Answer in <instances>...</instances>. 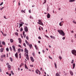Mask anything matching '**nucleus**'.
<instances>
[{
  "label": "nucleus",
  "instance_id": "nucleus-24",
  "mask_svg": "<svg viewBox=\"0 0 76 76\" xmlns=\"http://www.w3.org/2000/svg\"><path fill=\"white\" fill-rule=\"evenodd\" d=\"M10 59L11 61H12V62L13 61V59L12 58L10 57Z\"/></svg>",
  "mask_w": 76,
  "mask_h": 76
},
{
  "label": "nucleus",
  "instance_id": "nucleus-41",
  "mask_svg": "<svg viewBox=\"0 0 76 76\" xmlns=\"http://www.w3.org/2000/svg\"><path fill=\"white\" fill-rule=\"evenodd\" d=\"M73 23H75V24H76V22L75 21L73 20Z\"/></svg>",
  "mask_w": 76,
  "mask_h": 76
},
{
  "label": "nucleus",
  "instance_id": "nucleus-33",
  "mask_svg": "<svg viewBox=\"0 0 76 76\" xmlns=\"http://www.w3.org/2000/svg\"><path fill=\"white\" fill-rule=\"evenodd\" d=\"M4 37H6L7 34H4V33L2 34Z\"/></svg>",
  "mask_w": 76,
  "mask_h": 76
},
{
  "label": "nucleus",
  "instance_id": "nucleus-13",
  "mask_svg": "<svg viewBox=\"0 0 76 76\" xmlns=\"http://www.w3.org/2000/svg\"><path fill=\"white\" fill-rule=\"evenodd\" d=\"M47 17L48 18H50V15L49 13H48L47 14Z\"/></svg>",
  "mask_w": 76,
  "mask_h": 76
},
{
  "label": "nucleus",
  "instance_id": "nucleus-29",
  "mask_svg": "<svg viewBox=\"0 0 76 76\" xmlns=\"http://www.w3.org/2000/svg\"><path fill=\"white\" fill-rule=\"evenodd\" d=\"M10 41L11 42H13V40L12 39H10Z\"/></svg>",
  "mask_w": 76,
  "mask_h": 76
},
{
  "label": "nucleus",
  "instance_id": "nucleus-23",
  "mask_svg": "<svg viewBox=\"0 0 76 76\" xmlns=\"http://www.w3.org/2000/svg\"><path fill=\"white\" fill-rule=\"evenodd\" d=\"M20 52V49H18V53H19Z\"/></svg>",
  "mask_w": 76,
  "mask_h": 76
},
{
  "label": "nucleus",
  "instance_id": "nucleus-34",
  "mask_svg": "<svg viewBox=\"0 0 76 76\" xmlns=\"http://www.w3.org/2000/svg\"><path fill=\"white\" fill-rule=\"evenodd\" d=\"M10 51H12V48L11 47H10Z\"/></svg>",
  "mask_w": 76,
  "mask_h": 76
},
{
  "label": "nucleus",
  "instance_id": "nucleus-50",
  "mask_svg": "<svg viewBox=\"0 0 76 76\" xmlns=\"http://www.w3.org/2000/svg\"><path fill=\"white\" fill-rule=\"evenodd\" d=\"M38 38L39 39H41V37L39 36L38 37Z\"/></svg>",
  "mask_w": 76,
  "mask_h": 76
},
{
  "label": "nucleus",
  "instance_id": "nucleus-8",
  "mask_svg": "<svg viewBox=\"0 0 76 76\" xmlns=\"http://www.w3.org/2000/svg\"><path fill=\"white\" fill-rule=\"evenodd\" d=\"M63 21H62L59 23V25L60 26H63Z\"/></svg>",
  "mask_w": 76,
  "mask_h": 76
},
{
  "label": "nucleus",
  "instance_id": "nucleus-59",
  "mask_svg": "<svg viewBox=\"0 0 76 76\" xmlns=\"http://www.w3.org/2000/svg\"><path fill=\"white\" fill-rule=\"evenodd\" d=\"M21 57H22V56H19V57L20 58H21Z\"/></svg>",
  "mask_w": 76,
  "mask_h": 76
},
{
  "label": "nucleus",
  "instance_id": "nucleus-3",
  "mask_svg": "<svg viewBox=\"0 0 76 76\" xmlns=\"http://www.w3.org/2000/svg\"><path fill=\"white\" fill-rule=\"evenodd\" d=\"M72 53L73 54V55H75V56H76V50H72L71 51Z\"/></svg>",
  "mask_w": 76,
  "mask_h": 76
},
{
  "label": "nucleus",
  "instance_id": "nucleus-10",
  "mask_svg": "<svg viewBox=\"0 0 76 76\" xmlns=\"http://www.w3.org/2000/svg\"><path fill=\"white\" fill-rule=\"evenodd\" d=\"M30 58H31V61H32V62H34V59L33 57H30Z\"/></svg>",
  "mask_w": 76,
  "mask_h": 76
},
{
  "label": "nucleus",
  "instance_id": "nucleus-9",
  "mask_svg": "<svg viewBox=\"0 0 76 76\" xmlns=\"http://www.w3.org/2000/svg\"><path fill=\"white\" fill-rule=\"evenodd\" d=\"M18 39L19 41V43L20 44H21V42H22V40H21V39H20V38H19Z\"/></svg>",
  "mask_w": 76,
  "mask_h": 76
},
{
  "label": "nucleus",
  "instance_id": "nucleus-36",
  "mask_svg": "<svg viewBox=\"0 0 76 76\" xmlns=\"http://www.w3.org/2000/svg\"><path fill=\"white\" fill-rule=\"evenodd\" d=\"M26 39L27 40H28L29 39V38L28 37V36H27L26 37Z\"/></svg>",
  "mask_w": 76,
  "mask_h": 76
},
{
  "label": "nucleus",
  "instance_id": "nucleus-46",
  "mask_svg": "<svg viewBox=\"0 0 76 76\" xmlns=\"http://www.w3.org/2000/svg\"><path fill=\"white\" fill-rule=\"evenodd\" d=\"M49 58H50V59H51V60H52V59H53V58H52L51 57H50V56H49Z\"/></svg>",
  "mask_w": 76,
  "mask_h": 76
},
{
  "label": "nucleus",
  "instance_id": "nucleus-16",
  "mask_svg": "<svg viewBox=\"0 0 76 76\" xmlns=\"http://www.w3.org/2000/svg\"><path fill=\"white\" fill-rule=\"evenodd\" d=\"M2 44L3 45H6V43L4 41L2 42Z\"/></svg>",
  "mask_w": 76,
  "mask_h": 76
},
{
  "label": "nucleus",
  "instance_id": "nucleus-63",
  "mask_svg": "<svg viewBox=\"0 0 76 76\" xmlns=\"http://www.w3.org/2000/svg\"><path fill=\"white\" fill-rule=\"evenodd\" d=\"M75 38H76V34H75Z\"/></svg>",
  "mask_w": 76,
  "mask_h": 76
},
{
  "label": "nucleus",
  "instance_id": "nucleus-4",
  "mask_svg": "<svg viewBox=\"0 0 76 76\" xmlns=\"http://www.w3.org/2000/svg\"><path fill=\"white\" fill-rule=\"evenodd\" d=\"M24 56H26V58L27 59V60H29V56H28V53H25L24 54Z\"/></svg>",
  "mask_w": 76,
  "mask_h": 76
},
{
  "label": "nucleus",
  "instance_id": "nucleus-15",
  "mask_svg": "<svg viewBox=\"0 0 76 76\" xmlns=\"http://www.w3.org/2000/svg\"><path fill=\"white\" fill-rule=\"evenodd\" d=\"M76 0H69V2H70V3H71L72 2H74V1H75Z\"/></svg>",
  "mask_w": 76,
  "mask_h": 76
},
{
  "label": "nucleus",
  "instance_id": "nucleus-18",
  "mask_svg": "<svg viewBox=\"0 0 76 76\" xmlns=\"http://www.w3.org/2000/svg\"><path fill=\"white\" fill-rule=\"evenodd\" d=\"M25 10H22L21 11V12L22 13H25Z\"/></svg>",
  "mask_w": 76,
  "mask_h": 76
},
{
  "label": "nucleus",
  "instance_id": "nucleus-26",
  "mask_svg": "<svg viewBox=\"0 0 76 76\" xmlns=\"http://www.w3.org/2000/svg\"><path fill=\"white\" fill-rule=\"evenodd\" d=\"M54 64H55V68H56V69H57V64H56L55 63Z\"/></svg>",
  "mask_w": 76,
  "mask_h": 76
},
{
  "label": "nucleus",
  "instance_id": "nucleus-2",
  "mask_svg": "<svg viewBox=\"0 0 76 76\" xmlns=\"http://www.w3.org/2000/svg\"><path fill=\"white\" fill-rule=\"evenodd\" d=\"M38 21L39 22H37V23H38V24H39V25H42V26H44V24L42 22V20H39Z\"/></svg>",
  "mask_w": 76,
  "mask_h": 76
},
{
  "label": "nucleus",
  "instance_id": "nucleus-42",
  "mask_svg": "<svg viewBox=\"0 0 76 76\" xmlns=\"http://www.w3.org/2000/svg\"><path fill=\"white\" fill-rule=\"evenodd\" d=\"M11 73L12 74V75H14V73H13V71H11Z\"/></svg>",
  "mask_w": 76,
  "mask_h": 76
},
{
  "label": "nucleus",
  "instance_id": "nucleus-20",
  "mask_svg": "<svg viewBox=\"0 0 76 76\" xmlns=\"http://www.w3.org/2000/svg\"><path fill=\"white\" fill-rule=\"evenodd\" d=\"M73 69H75V64H73Z\"/></svg>",
  "mask_w": 76,
  "mask_h": 76
},
{
  "label": "nucleus",
  "instance_id": "nucleus-37",
  "mask_svg": "<svg viewBox=\"0 0 76 76\" xmlns=\"http://www.w3.org/2000/svg\"><path fill=\"white\" fill-rule=\"evenodd\" d=\"M59 59H60V60L62 59V57H61V56H59Z\"/></svg>",
  "mask_w": 76,
  "mask_h": 76
},
{
  "label": "nucleus",
  "instance_id": "nucleus-57",
  "mask_svg": "<svg viewBox=\"0 0 76 76\" xmlns=\"http://www.w3.org/2000/svg\"><path fill=\"white\" fill-rule=\"evenodd\" d=\"M28 12H29V13H31V10H29Z\"/></svg>",
  "mask_w": 76,
  "mask_h": 76
},
{
  "label": "nucleus",
  "instance_id": "nucleus-6",
  "mask_svg": "<svg viewBox=\"0 0 76 76\" xmlns=\"http://www.w3.org/2000/svg\"><path fill=\"white\" fill-rule=\"evenodd\" d=\"M13 49V50L15 52L16 51V49H15V46H14V45H13L12 46Z\"/></svg>",
  "mask_w": 76,
  "mask_h": 76
},
{
  "label": "nucleus",
  "instance_id": "nucleus-32",
  "mask_svg": "<svg viewBox=\"0 0 76 76\" xmlns=\"http://www.w3.org/2000/svg\"><path fill=\"white\" fill-rule=\"evenodd\" d=\"M34 46L35 47V48L36 49V50H37L38 49V48H37V45H34Z\"/></svg>",
  "mask_w": 76,
  "mask_h": 76
},
{
  "label": "nucleus",
  "instance_id": "nucleus-52",
  "mask_svg": "<svg viewBox=\"0 0 76 76\" xmlns=\"http://www.w3.org/2000/svg\"><path fill=\"white\" fill-rule=\"evenodd\" d=\"M46 2H47V1H45L43 3V4H45V3H46Z\"/></svg>",
  "mask_w": 76,
  "mask_h": 76
},
{
  "label": "nucleus",
  "instance_id": "nucleus-47",
  "mask_svg": "<svg viewBox=\"0 0 76 76\" xmlns=\"http://www.w3.org/2000/svg\"><path fill=\"white\" fill-rule=\"evenodd\" d=\"M3 9H4V7H2L1 8H0V10H3Z\"/></svg>",
  "mask_w": 76,
  "mask_h": 76
},
{
  "label": "nucleus",
  "instance_id": "nucleus-31",
  "mask_svg": "<svg viewBox=\"0 0 76 76\" xmlns=\"http://www.w3.org/2000/svg\"><path fill=\"white\" fill-rule=\"evenodd\" d=\"M15 35H17V36L18 35V33L17 32H15Z\"/></svg>",
  "mask_w": 76,
  "mask_h": 76
},
{
  "label": "nucleus",
  "instance_id": "nucleus-1",
  "mask_svg": "<svg viewBox=\"0 0 76 76\" xmlns=\"http://www.w3.org/2000/svg\"><path fill=\"white\" fill-rule=\"evenodd\" d=\"M58 32L59 33L60 35H62V36H63V37H64V36L65 35V33L62 30H58Z\"/></svg>",
  "mask_w": 76,
  "mask_h": 76
},
{
  "label": "nucleus",
  "instance_id": "nucleus-7",
  "mask_svg": "<svg viewBox=\"0 0 76 76\" xmlns=\"http://www.w3.org/2000/svg\"><path fill=\"white\" fill-rule=\"evenodd\" d=\"M15 56L16 58H18V53H16V54H15Z\"/></svg>",
  "mask_w": 76,
  "mask_h": 76
},
{
  "label": "nucleus",
  "instance_id": "nucleus-45",
  "mask_svg": "<svg viewBox=\"0 0 76 76\" xmlns=\"http://www.w3.org/2000/svg\"><path fill=\"white\" fill-rule=\"evenodd\" d=\"M3 4V2H2L1 4H0V6H1Z\"/></svg>",
  "mask_w": 76,
  "mask_h": 76
},
{
  "label": "nucleus",
  "instance_id": "nucleus-62",
  "mask_svg": "<svg viewBox=\"0 0 76 76\" xmlns=\"http://www.w3.org/2000/svg\"><path fill=\"white\" fill-rule=\"evenodd\" d=\"M18 47H21V46H20V45H18Z\"/></svg>",
  "mask_w": 76,
  "mask_h": 76
},
{
  "label": "nucleus",
  "instance_id": "nucleus-49",
  "mask_svg": "<svg viewBox=\"0 0 76 76\" xmlns=\"http://www.w3.org/2000/svg\"><path fill=\"white\" fill-rule=\"evenodd\" d=\"M29 18H30V19H33V18H32V16H30V17H29Z\"/></svg>",
  "mask_w": 76,
  "mask_h": 76
},
{
  "label": "nucleus",
  "instance_id": "nucleus-55",
  "mask_svg": "<svg viewBox=\"0 0 76 76\" xmlns=\"http://www.w3.org/2000/svg\"><path fill=\"white\" fill-rule=\"evenodd\" d=\"M65 37H63V38H62V39H65Z\"/></svg>",
  "mask_w": 76,
  "mask_h": 76
},
{
  "label": "nucleus",
  "instance_id": "nucleus-35",
  "mask_svg": "<svg viewBox=\"0 0 76 76\" xmlns=\"http://www.w3.org/2000/svg\"><path fill=\"white\" fill-rule=\"evenodd\" d=\"M74 62V60H72V61L71 62L72 64H73Z\"/></svg>",
  "mask_w": 76,
  "mask_h": 76
},
{
  "label": "nucleus",
  "instance_id": "nucleus-40",
  "mask_svg": "<svg viewBox=\"0 0 76 76\" xmlns=\"http://www.w3.org/2000/svg\"><path fill=\"white\" fill-rule=\"evenodd\" d=\"M0 47H3V45H1V44H0Z\"/></svg>",
  "mask_w": 76,
  "mask_h": 76
},
{
  "label": "nucleus",
  "instance_id": "nucleus-21",
  "mask_svg": "<svg viewBox=\"0 0 76 76\" xmlns=\"http://www.w3.org/2000/svg\"><path fill=\"white\" fill-rule=\"evenodd\" d=\"M24 66L25 69H28V67H27V66L26 64H25Z\"/></svg>",
  "mask_w": 76,
  "mask_h": 76
},
{
  "label": "nucleus",
  "instance_id": "nucleus-19",
  "mask_svg": "<svg viewBox=\"0 0 76 76\" xmlns=\"http://www.w3.org/2000/svg\"><path fill=\"white\" fill-rule=\"evenodd\" d=\"M29 46L30 47V49H31V48H32V45L31 44L29 45Z\"/></svg>",
  "mask_w": 76,
  "mask_h": 76
},
{
  "label": "nucleus",
  "instance_id": "nucleus-56",
  "mask_svg": "<svg viewBox=\"0 0 76 76\" xmlns=\"http://www.w3.org/2000/svg\"><path fill=\"white\" fill-rule=\"evenodd\" d=\"M25 31H23V35H24L25 34Z\"/></svg>",
  "mask_w": 76,
  "mask_h": 76
},
{
  "label": "nucleus",
  "instance_id": "nucleus-51",
  "mask_svg": "<svg viewBox=\"0 0 76 76\" xmlns=\"http://www.w3.org/2000/svg\"><path fill=\"white\" fill-rule=\"evenodd\" d=\"M45 37H46L48 38H49V37H48V36H47V35H45Z\"/></svg>",
  "mask_w": 76,
  "mask_h": 76
},
{
  "label": "nucleus",
  "instance_id": "nucleus-60",
  "mask_svg": "<svg viewBox=\"0 0 76 76\" xmlns=\"http://www.w3.org/2000/svg\"><path fill=\"white\" fill-rule=\"evenodd\" d=\"M32 54H33V56H35V53H33Z\"/></svg>",
  "mask_w": 76,
  "mask_h": 76
},
{
  "label": "nucleus",
  "instance_id": "nucleus-5",
  "mask_svg": "<svg viewBox=\"0 0 76 76\" xmlns=\"http://www.w3.org/2000/svg\"><path fill=\"white\" fill-rule=\"evenodd\" d=\"M24 29L25 32H28V28L26 26H25L24 28Z\"/></svg>",
  "mask_w": 76,
  "mask_h": 76
},
{
  "label": "nucleus",
  "instance_id": "nucleus-64",
  "mask_svg": "<svg viewBox=\"0 0 76 76\" xmlns=\"http://www.w3.org/2000/svg\"><path fill=\"white\" fill-rule=\"evenodd\" d=\"M71 33H73V32H74L73 31H71Z\"/></svg>",
  "mask_w": 76,
  "mask_h": 76
},
{
  "label": "nucleus",
  "instance_id": "nucleus-39",
  "mask_svg": "<svg viewBox=\"0 0 76 76\" xmlns=\"http://www.w3.org/2000/svg\"><path fill=\"white\" fill-rule=\"evenodd\" d=\"M23 25V24H20V26L21 27V26H22Z\"/></svg>",
  "mask_w": 76,
  "mask_h": 76
},
{
  "label": "nucleus",
  "instance_id": "nucleus-48",
  "mask_svg": "<svg viewBox=\"0 0 76 76\" xmlns=\"http://www.w3.org/2000/svg\"><path fill=\"white\" fill-rule=\"evenodd\" d=\"M2 56L3 57H6V55H3Z\"/></svg>",
  "mask_w": 76,
  "mask_h": 76
},
{
  "label": "nucleus",
  "instance_id": "nucleus-30",
  "mask_svg": "<svg viewBox=\"0 0 76 76\" xmlns=\"http://www.w3.org/2000/svg\"><path fill=\"white\" fill-rule=\"evenodd\" d=\"M23 31V28L21 27L20 29V31L21 32V31Z\"/></svg>",
  "mask_w": 76,
  "mask_h": 76
},
{
  "label": "nucleus",
  "instance_id": "nucleus-61",
  "mask_svg": "<svg viewBox=\"0 0 76 76\" xmlns=\"http://www.w3.org/2000/svg\"><path fill=\"white\" fill-rule=\"evenodd\" d=\"M30 67H33V65H30Z\"/></svg>",
  "mask_w": 76,
  "mask_h": 76
},
{
  "label": "nucleus",
  "instance_id": "nucleus-38",
  "mask_svg": "<svg viewBox=\"0 0 76 76\" xmlns=\"http://www.w3.org/2000/svg\"><path fill=\"white\" fill-rule=\"evenodd\" d=\"M23 45H24V46L25 47H26V44H25V43H23Z\"/></svg>",
  "mask_w": 76,
  "mask_h": 76
},
{
  "label": "nucleus",
  "instance_id": "nucleus-44",
  "mask_svg": "<svg viewBox=\"0 0 76 76\" xmlns=\"http://www.w3.org/2000/svg\"><path fill=\"white\" fill-rule=\"evenodd\" d=\"M6 50L7 51H9V48H7L6 49Z\"/></svg>",
  "mask_w": 76,
  "mask_h": 76
},
{
  "label": "nucleus",
  "instance_id": "nucleus-17",
  "mask_svg": "<svg viewBox=\"0 0 76 76\" xmlns=\"http://www.w3.org/2000/svg\"><path fill=\"white\" fill-rule=\"evenodd\" d=\"M25 42H26V43L27 45H29V43L27 41V40H25Z\"/></svg>",
  "mask_w": 76,
  "mask_h": 76
},
{
  "label": "nucleus",
  "instance_id": "nucleus-58",
  "mask_svg": "<svg viewBox=\"0 0 76 76\" xmlns=\"http://www.w3.org/2000/svg\"><path fill=\"white\" fill-rule=\"evenodd\" d=\"M4 18L5 19H7V18H6V16H4Z\"/></svg>",
  "mask_w": 76,
  "mask_h": 76
},
{
  "label": "nucleus",
  "instance_id": "nucleus-22",
  "mask_svg": "<svg viewBox=\"0 0 76 76\" xmlns=\"http://www.w3.org/2000/svg\"><path fill=\"white\" fill-rule=\"evenodd\" d=\"M39 72V70L37 69L36 71V73H37V74H38V72Z\"/></svg>",
  "mask_w": 76,
  "mask_h": 76
},
{
  "label": "nucleus",
  "instance_id": "nucleus-25",
  "mask_svg": "<svg viewBox=\"0 0 76 76\" xmlns=\"http://www.w3.org/2000/svg\"><path fill=\"white\" fill-rule=\"evenodd\" d=\"M50 37L51 38H53V39H54V38H55V37H54L53 36H51Z\"/></svg>",
  "mask_w": 76,
  "mask_h": 76
},
{
  "label": "nucleus",
  "instance_id": "nucleus-12",
  "mask_svg": "<svg viewBox=\"0 0 76 76\" xmlns=\"http://www.w3.org/2000/svg\"><path fill=\"white\" fill-rule=\"evenodd\" d=\"M3 50H4V48L1 49L0 50V51L1 53H2L3 51Z\"/></svg>",
  "mask_w": 76,
  "mask_h": 76
},
{
  "label": "nucleus",
  "instance_id": "nucleus-53",
  "mask_svg": "<svg viewBox=\"0 0 76 76\" xmlns=\"http://www.w3.org/2000/svg\"><path fill=\"white\" fill-rule=\"evenodd\" d=\"M20 36H21V37L22 38H23V36L21 34V35H20Z\"/></svg>",
  "mask_w": 76,
  "mask_h": 76
},
{
  "label": "nucleus",
  "instance_id": "nucleus-27",
  "mask_svg": "<svg viewBox=\"0 0 76 76\" xmlns=\"http://www.w3.org/2000/svg\"><path fill=\"white\" fill-rule=\"evenodd\" d=\"M11 67V66H10V65L8 66V68H10V69H9V70H10Z\"/></svg>",
  "mask_w": 76,
  "mask_h": 76
},
{
  "label": "nucleus",
  "instance_id": "nucleus-43",
  "mask_svg": "<svg viewBox=\"0 0 76 76\" xmlns=\"http://www.w3.org/2000/svg\"><path fill=\"white\" fill-rule=\"evenodd\" d=\"M23 36L24 38H26V34H24L23 35Z\"/></svg>",
  "mask_w": 76,
  "mask_h": 76
},
{
  "label": "nucleus",
  "instance_id": "nucleus-54",
  "mask_svg": "<svg viewBox=\"0 0 76 76\" xmlns=\"http://www.w3.org/2000/svg\"><path fill=\"white\" fill-rule=\"evenodd\" d=\"M0 32H1V33H2V35H3V34H4L3 32V31H1Z\"/></svg>",
  "mask_w": 76,
  "mask_h": 76
},
{
  "label": "nucleus",
  "instance_id": "nucleus-14",
  "mask_svg": "<svg viewBox=\"0 0 76 76\" xmlns=\"http://www.w3.org/2000/svg\"><path fill=\"white\" fill-rule=\"evenodd\" d=\"M69 72L71 75H72V76H73V72H72V71H70Z\"/></svg>",
  "mask_w": 76,
  "mask_h": 76
},
{
  "label": "nucleus",
  "instance_id": "nucleus-28",
  "mask_svg": "<svg viewBox=\"0 0 76 76\" xmlns=\"http://www.w3.org/2000/svg\"><path fill=\"white\" fill-rule=\"evenodd\" d=\"M60 76V75H59L58 73H56V76Z\"/></svg>",
  "mask_w": 76,
  "mask_h": 76
},
{
  "label": "nucleus",
  "instance_id": "nucleus-11",
  "mask_svg": "<svg viewBox=\"0 0 76 76\" xmlns=\"http://www.w3.org/2000/svg\"><path fill=\"white\" fill-rule=\"evenodd\" d=\"M25 53H28V50H27V49H26V48H25Z\"/></svg>",
  "mask_w": 76,
  "mask_h": 76
}]
</instances>
